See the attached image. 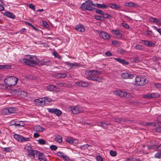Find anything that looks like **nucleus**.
Masks as SVG:
<instances>
[{
  "mask_svg": "<svg viewBox=\"0 0 161 161\" xmlns=\"http://www.w3.org/2000/svg\"><path fill=\"white\" fill-rule=\"evenodd\" d=\"M37 58L34 55H25L24 58H21L19 59V61L22 64L31 67H33L37 64Z\"/></svg>",
  "mask_w": 161,
  "mask_h": 161,
  "instance_id": "obj_1",
  "label": "nucleus"
},
{
  "mask_svg": "<svg viewBox=\"0 0 161 161\" xmlns=\"http://www.w3.org/2000/svg\"><path fill=\"white\" fill-rule=\"evenodd\" d=\"M95 4L93 3L92 1L88 0L82 3L80 7L84 10H88L91 11L94 8L93 7H95Z\"/></svg>",
  "mask_w": 161,
  "mask_h": 161,
  "instance_id": "obj_2",
  "label": "nucleus"
},
{
  "mask_svg": "<svg viewBox=\"0 0 161 161\" xmlns=\"http://www.w3.org/2000/svg\"><path fill=\"white\" fill-rule=\"evenodd\" d=\"M135 81L136 85L143 86L148 82V80L145 76L138 75L136 77Z\"/></svg>",
  "mask_w": 161,
  "mask_h": 161,
  "instance_id": "obj_3",
  "label": "nucleus"
},
{
  "mask_svg": "<svg viewBox=\"0 0 161 161\" xmlns=\"http://www.w3.org/2000/svg\"><path fill=\"white\" fill-rule=\"evenodd\" d=\"M18 79L14 76H8L4 79V82L7 86H14L17 82Z\"/></svg>",
  "mask_w": 161,
  "mask_h": 161,
  "instance_id": "obj_4",
  "label": "nucleus"
},
{
  "mask_svg": "<svg viewBox=\"0 0 161 161\" xmlns=\"http://www.w3.org/2000/svg\"><path fill=\"white\" fill-rule=\"evenodd\" d=\"M70 108L71 112L75 114L82 112L84 111L83 108L80 106L71 107Z\"/></svg>",
  "mask_w": 161,
  "mask_h": 161,
  "instance_id": "obj_5",
  "label": "nucleus"
},
{
  "mask_svg": "<svg viewBox=\"0 0 161 161\" xmlns=\"http://www.w3.org/2000/svg\"><path fill=\"white\" fill-rule=\"evenodd\" d=\"M121 76L125 79H132L134 77V75L128 71H125L123 72L121 74Z\"/></svg>",
  "mask_w": 161,
  "mask_h": 161,
  "instance_id": "obj_6",
  "label": "nucleus"
},
{
  "mask_svg": "<svg viewBox=\"0 0 161 161\" xmlns=\"http://www.w3.org/2000/svg\"><path fill=\"white\" fill-rule=\"evenodd\" d=\"M99 36L104 40H108L110 38V36L107 32L99 30H97Z\"/></svg>",
  "mask_w": 161,
  "mask_h": 161,
  "instance_id": "obj_7",
  "label": "nucleus"
},
{
  "mask_svg": "<svg viewBox=\"0 0 161 161\" xmlns=\"http://www.w3.org/2000/svg\"><path fill=\"white\" fill-rule=\"evenodd\" d=\"M47 109L49 113L55 114L58 116H60L62 114L61 111L57 108H47Z\"/></svg>",
  "mask_w": 161,
  "mask_h": 161,
  "instance_id": "obj_8",
  "label": "nucleus"
},
{
  "mask_svg": "<svg viewBox=\"0 0 161 161\" xmlns=\"http://www.w3.org/2000/svg\"><path fill=\"white\" fill-rule=\"evenodd\" d=\"M50 60L48 59H44L41 60H39L37 58V62L36 65H48L49 64Z\"/></svg>",
  "mask_w": 161,
  "mask_h": 161,
  "instance_id": "obj_9",
  "label": "nucleus"
},
{
  "mask_svg": "<svg viewBox=\"0 0 161 161\" xmlns=\"http://www.w3.org/2000/svg\"><path fill=\"white\" fill-rule=\"evenodd\" d=\"M75 84L80 87H85L88 86L89 85V83L87 82L81 80L76 82Z\"/></svg>",
  "mask_w": 161,
  "mask_h": 161,
  "instance_id": "obj_10",
  "label": "nucleus"
},
{
  "mask_svg": "<svg viewBox=\"0 0 161 161\" xmlns=\"http://www.w3.org/2000/svg\"><path fill=\"white\" fill-rule=\"evenodd\" d=\"M38 151L36 150H34L32 149H30L28 150V154L29 157L31 158H35V155H37Z\"/></svg>",
  "mask_w": 161,
  "mask_h": 161,
  "instance_id": "obj_11",
  "label": "nucleus"
},
{
  "mask_svg": "<svg viewBox=\"0 0 161 161\" xmlns=\"http://www.w3.org/2000/svg\"><path fill=\"white\" fill-rule=\"evenodd\" d=\"M120 94L119 97H125L127 98H131L133 97V96L132 94L128 93L125 91H123L121 90Z\"/></svg>",
  "mask_w": 161,
  "mask_h": 161,
  "instance_id": "obj_12",
  "label": "nucleus"
},
{
  "mask_svg": "<svg viewBox=\"0 0 161 161\" xmlns=\"http://www.w3.org/2000/svg\"><path fill=\"white\" fill-rule=\"evenodd\" d=\"M65 64L71 69L76 68L78 66H80L81 64L79 63L74 62L73 63H69V62H66Z\"/></svg>",
  "mask_w": 161,
  "mask_h": 161,
  "instance_id": "obj_13",
  "label": "nucleus"
},
{
  "mask_svg": "<svg viewBox=\"0 0 161 161\" xmlns=\"http://www.w3.org/2000/svg\"><path fill=\"white\" fill-rule=\"evenodd\" d=\"M141 41L142 43L148 47H154L155 46V44L151 41L142 40Z\"/></svg>",
  "mask_w": 161,
  "mask_h": 161,
  "instance_id": "obj_14",
  "label": "nucleus"
},
{
  "mask_svg": "<svg viewBox=\"0 0 161 161\" xmlns=\"http://www.w3.org/2000/svg\"><path fill=\"white\" fill-rule=\"evenodd\" d=\"M34 102L36 104L40 106L43 105L45 104V103L46 102L44 100V97L36 99L35 100Z\"/></svg>",
  "mask_w": 161,
  "mask_h": 161,
  "instance_id": "obj_15",
  "label": "nucleus"
},
{
  "mask_svg": "<svg viewBox=\"0 0 161 161\" xmlns=\"http://www.w3.org/2000/svg\"><path fill=\"white\" fill-rule=\"evenodd\" d=\"M160 97V95L157 93H152L145 95V97L146 98H155Z\"/></svg>",
  "mask_w": 161,
  "mask_h": 161,
  "instance_id": "obj_16",
  "label": "nucleus"
},
{
  "mask_svg": "<svg viewBox=\"0 0 161 161\" xmlns=\"http://www.w3.org/2000/svg\"><path fill=\"white\" fill-rule=\"evenodd\" d=\"M65 141L70 144L73 145L77 143L78 142V141L77 139L69 137L66 138Z\"/></svg>",
  "mask_w": 161,
  "mask_h": 161,
  "instance_id": "obj_17",
  "label": "nucleus"
},
{
  "mask_svg": "<svg viewBox=\"0 0 161 161\" xmlns=\"http://www.w3.org/2000/svg\"><path fill=\"white\" fill-rule=\"evenodd\" d=\"M75 29L77 31L83 32L85 30L84 26L81 24L77 25L75 27Z\"/></svg>",
  "mask_w": 161,
  "mask_h": 161,
  "instance_id": "obj_18",
  "label": "nucleus"
},
{
  "mask_svg": "<svg viewBox=\"0 0 161 161\" xmlns=\"http://www.w3.org/2000/svg\"><path fill=\"white\" fill-rule=\"evenodd\" d=\"M110 125V123L107 121L101 122L99 123L98 126L105 129L108 126Z\"/></svg>",
  "mask_w": 161,
  "mask_h": 161,
  "instance_id": "obj_19",
  "label": "nucleus"
},
{
  "mask_svg": "<svg viewBox=\"0 0 161 161\" xmlns=\"http://www.w3.org/2000/svg\"><path fill=\"white\" fill-rule=\"evenodd\" d=\"M37 156H38V159L40 161H47L43 153L39 151L37 153Z\"/></svg>",
  "mask_w": 161,
  "mask_h": 161,
  "instance_id": "obj_20",
  "label": "nucleus"
},
{
  "mask_svg": "<svg viewBox=\"0 0 161 161\" xmlns=\"http://www.w3.org/2000/svg\"><path fill=\"white\" fill-rule=\"evenodd\" d=\"M114 59L123 65H127L129 64L128 62L125 61L124 59L120 58H114Z\"/></svg>",
  "mask_w": 161,
  "mask_h": 161,
  "instance_id": "obj_21",
  "label": "nucleus"
},
{
  "mask_svg": "<svg viewBox=\"0 0 161 161\" xmlns=\"http://www.w3.org/2000/svg\"><path fill=\"white\" fill-rule=\"evenodd\" d=\"M15 127H20L24 126L25 125V124L23 121H16L15 123L13 124Z\"/></svg>",
  "mask_w": 161,
  "mask_h": 161,
  "instance_id": "obj_22",
  "label": "nucleus"
},
{
  "mask_svg": "<svg viewBox=\"0 0 161 161\" xmlns=\"http://www.w3.org/2000/svg\"><path fill=\"white\" fill-rule=\"evenodd\" d=\"M124 5L126 6H127L129 7H136L137 6V5L136 4L132 2L128 3H125L124 4Z\"/></svg>",
  "mask_w": 161,
  "mask_h": 161,
  "instance_id": "obj_23",
  "label": "nucleus"
},
{
  "mask_svg": "<svg viewBox=\"0 0 161 161\" xmlns=\"http://www.w3.org/2000/svg\"><path fill=\"white\" fill-rule=\"evenodd\" d=\"M4 15L8 18L14 19L15 17V15L12 13L6 11L5 12Z\"/></svg>",
  "mask_w": 161,
  "mask_h": 161,
  "instance_id": "obj_24",
  "label": "nucleus"
},
{
  "mask_svg": "<svg viewBox=\"0 0 161 161\" xmlns=\"http://www.w3.org/2000/svg\"><path fill=\"white\" fill-rule=\"evenodd\" d=\"M67 76L66 73H58L56 75V77L57 78H65Z\"/></svg>",
  "mask_w": 161,
  "mask_h": 161,
  "instance_id": "obj_25",
  "label": "nucleus"
},
{
  "mask_svg": "<svg viewBox=\"0 0 161 161\" xmlns=\"http://www.w3.org/2000/svg\"><path fill=\"white\" fill-rule=\"evenodd\" d=\"M109 7L112 9H119L121 8V6L119 5L114 4L110 3L109 4Z\"/></svg>",
  "mask_w": 161,
  "mask_h": 161,
  "instance_id": "obj_26",
  "label": "nucleus"
},
{
  "mask_svg": "<svg viewBox=\"0 0 161 161\" xmlns=\"http://www.w3.org/2000/svg\"><path fill=\"white\" fill-rule=\"evenodd\" d=\"M8 109L9 114L15 113L17 111V108L15 107H10Z\"/></svg>",
  "mask_w": 161,
  "mask_h": 161,
  "instance_id": "obj_27",
  "label": "nucleus"
},
{
  "mask_svg": "<svg viewBox=\"0 0 161 161\" xmlns=\"http://www.w3.org/2000/svg\"><path fill=\"white\" fill-rule=\"evenodd\" d=\"M55 141L58 143H61L62 142V137L60 135L57 136L54 138Z\"/></svg>",
  "mask_w": 161,
  "mask_h": 161,
  "instance_id": "obj_28",
  "label": "nucleus"
},
{
  "mask_svg": "<svg viewBox=\"0 0 161 161\" xmlns=\"http://www.w3.org/2000/svg\"><path fill=\"white\" fill-rule=\"evenodd\" d=\"M58 85L60 87H69L71 86V85L70 84L63 82L59 83Z\"/></svg>",
  "mask_w": 161,
  "mask_h": 161,
  "instance_id": "obj_29",
  "label": "nucleus"
},
{
  "mask_svg": "<svg viewBox=\"0 0 161 161\" xmlns=\"http://www.w3.org/2000/svg\"><path fill=\"white\" fill-rule=\"evenodd\" d=\"M14 137L15 139L19 142H21L22 136L17 134H15L14 136Z\"/></svg>",
  "mask_w": 161,
  "mask_h": 161,
  "instance_id": "obj_30",
  "label": "nucleus"
},
{
  "mask_svg": "<svg viewBox=\"0 0 161 161\" xmlns=\"http://www.w3.org/2000/svg\"><path fill=\"white\" fill-rule=\"evenodd\" d=\"M89 147V145L86 144L81 146H80L78 147V148L82 150H85L88 149Z\"/></svg>",
  "mask_w": 161,
  "mask_h": 161,
  "instance_id": "obj_31",
  "label": "nucleus"
},
{
  "mask_svg": "<svg viewBox=\"0 0 161 161\" xmlns=\"http://www.w3.org/2000/svg\"><path fill=\"white\" fill-rule=\"evenodd\" d=\"M36 130L37 131L39 132H43L44 129L42 127L39 125H38L36 126Z\"/></svg>",
  "mask_w": 161,
  "mask_h": 161,
  "instance_id": "obj_32",
  "label": "nucleus"
},
{
  "mask_svg": "<svg viewBox=\"0 0 161 161\" xmlns=\"http://www.w3.org/2000/svg\"><path fill=\"white\" fill-rule=\"evenodd\" d=\"M55 88L56 86L53 85H49L47 86V89L50 91H54Z\"/></svg>",
  "mask_w": 161,
  "mask_h": 161,
  "instance_id": "obj_33",
  "label": "nucleus"
},
{
  "mask_svg": "<svg viewBox=\"0 0 161 161\" xmlns=\"http://www.w3.org/2000/svg\"><path fill=\"white\" fill-rule=\"evenodd\" d=\"M132 62L136 63H138L140 62L139 57L137 55H134Z\"/></svg>",
  "mask_w": 161,
  "mask_h": 161,
  "instance_id": "obj_34",
  "label": "nucleus"
},
{
  "mask_svg": "<svg viewBox=\"0 0 161 161\" xmlns=\"http://www.w3.org/2000/svg\"><path fill=\"white\" fill-rule=\"evenodd\" d=\"M2 114L3 115L9 114L8 108H4L2 109Z\"/></svg>",
  "mask_w": 161,
  "mask_h": 161,
  "instance_id": "obj_35",
  "label": "nucleus"
},
{
  "mask_svg": "<svg viewBox=\"0 0 161 161\" xmlns=\"http://www.w3.org/2000/svg\"><path fill=\"white\" fill-rule=\"evenodd\" d=\"M111 17L112 16L111 15L108 14L106 13H103L102 15V18L110 19Z\"/></svg>",
  "mask_w": 161,
  "mask_h": 161,
  "instance_id": "obj_36",
  "label": "nucleus"
},
{
  "mask_svg": "<svg viewBox=\"0 0 161 161\" xmlns=\"http://www.w3.org/2000/svg\"><path fill=\"white\" fill-rule=\"evenodd\" d=\"M37 141L39 144L44 145L46 144V142L43 139H40L37 140Z\"/></svg>",
  "mask_w": 161,
  "mask_h": 161,
  "instance_id": "obj_37",
  "label": "nucleus"
},
{
  "mask_svg": "<svg viewBox=\"0 0 161 161\" xmlns=\"http://www.w3.org/2000/svg\"><path fill=\"white\" fill-rule=\"evenodd\" d=\"M117 52L119 54H122L126 53V51L122 48H119L117 50Z\"/></svg>",
  "mask_w": 161,
  "mask_h": 161,
  "instance_id": "obj_38",
  "label": "nucleus"
},
{
  "mask_svg": "<svg viewBox=\"0 0 161 161\" xmlns=\"http://www.w3.org/2000/svg\"><path fill=\"white\" fill-rule=\"evenodd\" d=\"M149 21L150 22H155L156 23H158V21L157 20V18L153 17H151L149 19Z\"/></svg>",
  "mask_w": 161,
  "mask_h": 161,
  "instance_id": "obj_39",
  "label": "nucleus"
},
{
  "mask_svg": "<svg viewBox=\"0 0 161 161\" xmlns=\"http://www.w3.org/2000/svg\"><path fill=\"white\" fill-rule=\"evenodd\" d=\"M61 158H62L65 161H69L70 160L69 158L65 154H64Z\"/></svg>",
  "mask_w": 161,
  "mask_h": 161,
  "instance_id": "obj_40",
  "label": "nucleus"
},
{
  "mask_svg": "<svg viewBox=\"0 0 161 161\" xmlns=\"http://www.w3.org/2000/svg\"><path fill=\"white\" fill-rule=\"evenodd\" d=\"M96 77L94 76H88L86 77L87 79L92 80L93 81H95V80H97L96 79Z\"/></svg>",
  "mask_w": 161,
  "mask_h": 161,
  "instance_id": "obj_41",
  "label": "nucleus"
},
{
  "mask_svg": "<svg viewBox=\"0 0 161 161\" xmlns=\"http://www.w3.org/2000/svg\"><path fill=\"white\" fill-rule=\"evenodd\" d=\"M96 6L97 7L101 8H107V6L104 4H99L97 3L96 4Z\"/></svg>",
  "mask_w": 161,
  "mask_h": 161,
  "instance_id": "obj_42",
  "label": "nucleus"
},
{
  "mask_svg": "<svg viewBox=\"0 0 161 161\" xmlns=\"http://www.w3.org/2000/svg\"><path fill=\"white\" fill-rule=\"evenodd\" d=\"M21 142H25L28 141L30 140V137H25L22 136L21 137Z\"/></svg>",
  "mask_w": 161,
  "mask_h": 161,
  "instance_id": "obj_43",
  "label": "nucleus"
},
{
  "mask_svg": "<svg viewBox=\"0 0 161 161\" xmlns=\"http://www.w3.org/2000/svg\"><path fill=\"white\" fill-rule=\"evenodd\" d=\"M4 5L5 4L2 1H1L0 4V11H3L4 10Z\"/></svg>",
  "mask_w": 161,
  "mask_h": 161,
  "instance_id": "obj_44",
  "label": "nucleus"
},
{
  "mask_svg": "<svg viewBox=\"0 0 161 161\" xmlns=\"http://www.w3.org/2000/svg\"><path fill=\"white\" fill-rule=\"evenodd\" d=\"M53 54L55 57L57 58L58 59H60L61 58V56H60L56 52H53Z\"/></svg>",
  "mask_w": 161,
  "mask_h": 161,
  "instance_id": "obj_45",
  "label": "nucleus"
},
{
  "mask_svg": "<svg viewBox=\"0 0 161 161\" xmlns=\"http://www.w3.org/2000/svg\"><path fill=\"white\" fill-rule=\"evenodd\" d=\"M44 100L46 102L45 103V104H48L49 103L52 101V99L50 98H47V97H44Z\"/></svg>",
  "mask_w": 161,
  "mask_h": 161,
  "instance_id": "obj_46",
  "label": "nucleus"
},
{
  "mask_svg": "<svg viewBox=\"0 0 161 161\" xmlns=\"http://www.w3.org/2000/svg\"><path fill=\"white\" fill-rule=\"evenodd\" d=\"M126 161H139V160L133 158H130L126 159Z\"/></svg>",
  "mask_w": 161,
  "mask_h": 161,
  "instance_id": "obj_47",
  "label": "nucleus"
},
{
  "mask_svg": "<svg viewBox=\"0 0 161 161\" xmlns=\"http://www.w3.org/2000/svg\"><path fill=\"white\" fill-rule=\"evenodd\" d=\"M110 154L111 156L114 157L117 155L116 151L114 150H111L110 151Z\"/></svg>",
  "mask_w": 161,
  "mask_h": 161,
  "instance_id": "obj_48",
  "label": "nucleus"
},
{
  "mask_svg": "<svg viewBox=\"0 0 161 161\" xmlns=\"http://www.w3.org/2000/svg\"><path fill=\"white\" fill-rule=\"evenodd\" d=\"M154 156L156 158H161V152L156 153L155 154Z\"/></svg>",
  "mask_w": 161,
  "mask_h": 161,
  "instance_id": "obj_49",
  "label": "nucleus"
},
{
  "mask_svg": "<svg viewBox=\"0 0 161 161\" xmlns=\"http://www.w3.org/2000/svg\"><path fill=\"white\" fill-rule=\"evenodd\" d=\"M135 48L136 49L142 50V45L137 44L135 47Z\"/></svg>",
  "mask_w": 161,
  "mask_h": 161,
  "instance_id": "obj_50",
  "label": "nucleus"
},
{
  "mask_svg": "<svg viewBox=\"0 0 161 161\" xmlns=\"http://www.w3.org/2000/svg\"><path fill=\"white\" fill-rule=\"evenodd\" d=\"M57 146L55 145H52L50 147V148L52 150L55 151L57 149Z\"/></svg>",
  "mask_w": 161,
  "mask_h": 161,
  "instance_id": "obj_51",
  "label": "nucleus"
},
{
  "mask_svg": "<svg viewBox=\"0 0 161 161\" xmlns=\"http://www.w3.org/2000/svg\"><path fill=\"white\" fill-rule=\"evenodd\" d=\"M111 32L113 34L116 35V36L120 33L119 30H114L111 31Z\"/></svg>",
  "mask_w": 161,
  "mask_h": 161,
  "instance_id": "obj_52",
  "label": "nucleus"
},
{
  "mask_svg": "<svg viewBox=\"0 0 161 161\" xmlns=\"http://www.w3.org/2000/svg\"><path fill=\"white\" fill-rule=\"evenodd\" d=\"M42 25L43 26L46 27L48 28L49 27V25H48L47 22L44 20L42 21Z\"/></svg>",
  "mask_w": 161,
  "mask_h": 161,
  "instance_id": "obj_53",
  "label": "nucleus"
},
{
  "mask_svg": "<svg viewBox=\"0 0 161 161\" xmlns=\"http://www.w3.org/2000/svg\"><path fill=\"white\" fill-rule=\"evenodd\" d=\"M96 159L97 161H103V158L100 155L97 156L96 157Z\"/></svg>",
  "mask_w": 161,
  "mask_h": 161,
  "instance_id": "obj_54",
  "label": "nucleus"
},
{
  "mask_svg": "<svg viewBox=\"0 0 161 161\" xmlns=\"http://www.w3.org/2000/svg\"><path fill=\"white\" fill-rule=\"evenodd\" d=\"M121 25L122 26L124 27L126 29H128L130 27L129 25L126 23H122Z\"/></svg>",
  "mask_w": 161,
  "mask_h": 161,
  "instance_id": "obj_55",
  "label": "nucleus"
},
{
  "mask_svg": "<svg viewBox=\"0 0 161 161\" xmlns=\"http://www.w3.org/2000/svg\"><path fill=\"white\" fill-rule=\"evenodd\" d=\"M121 90H117L114 91V93L115 95L119 96L120 94Z\"/></svg>",
  "mask_w": 161,
  "mask_h": 161,
  "instance_id": "obj_56",
  "label": "nucleus"
},
{
  "mask_svg": "<svg viewBox=\"0 0 161 161\" xmlns=\"http://www.w3.org/2000/svg\"><path fill=\"white\" fill-rule=\"evenodd\" d=\"M28 6L29 7V8H31L32 10H33L34 11L35 10V6L34 5H33L32 4L30 3L28 5Z\"/></svg>",
  "mask_w": 161,
  "mask_h": 161,
  "instance_id": "obj_57",
  "label": "nucleus"
},
{
  "mask_svg": "<svg viewBox=\"0 0 161 161\" xmlns=\"http://www.w3.org/2000/svg\"><path fill=\"white\" fill-rule=\"evenodd\" d=\"M90 71H91V75H96V73L97 72V70H90Z\"/></svg>",
  "mask_w": 161,
  "mask_h": 161,
  "instance_id": "obj_58",
  "label": "nucleus"
},
{
  "mask_svg": "<svg viewBox=\"0 0 161 161\" xmlns=\"http://www.w3.org/2000/svg\"><path fill=\"white\" fill-rule=\"evenodd\" d=\"M105 55L108 57H110L112 55V53L109 51H107L105 53Z\"/></svg>",
  "mask_w": 161,
  "mask_h": 161,
  "instance_id": "obj_59",
  "label": "nucleus"
},
{
  "mask_svg": "<svg viewBox=\"0 0 161 161\" xmlns=\"http://www.w3.org/2000/svg\"><path fill=\"white\" fill-rule=\"evenodd\" d=\"M96 12L97 14H101L102 15L104 13L103 11H102V10L99 9H97L96 11Z\"/></svg>",
  "mask_w": 161,
  "mask_h": 161,
  "instance_id": "obj_60",
  "label": "nucleus"
},
{
  "mask_svg": "<svg viewBox=\"0 0 161 161\" xmlns=\"http://www.w3.org/2000/svg\"><path fill=\"white\" fill-rule=\"evenodd\" d=\"M94 18L95 19L97 20H101L102 18V16H100L96 15H95Z\"/></svg>",
  "mask_w": 161,
  "mask_h": 161,
  "instance_id": "obj_61",
  "label": "nucleus"
},
{
  "mask_svg": "<svg viewBox=\"0 0 161 161\" xmlns=\"http://www.w3.org/2000/svg\"><path fill=\"white\" fill-rule=\"evenodd\" d=\"M155 131L157 132L161 133V126L157 127L155 129Z\"/></svg>",
  "mask_w": 161,
  "mask_h": 161,
  "instance_id": "obj_62",
  "label": "nucleus"
},
{
  "mask_svg": "<svg viewBox=\"0 0 161 161\" xmlns=\"http://www.w3.org/2000/svg\"><path fill=\"white\" fill-rule=\"evenodd\" d=\"M4 69H10L11 68V66L10 65H3Z\"/></svg>",
  "mask_w": 161,
  "mask_h": 161,
  "instance_id": "obj_63",
  "label": "nucleus"
},
{
  "mask_svg": "<svg viewBox=\"0 0 161 161\" xmlns=\"http://www.w3.org/2000/svg\"><path fill=\"white\" fill-rule=\"evenodd\" d=\"M64 153H63L62 152L59 151L57 152V155L58 156L61 158L62 156L64 155Z\"/></svg>",
  "mask_w": 161,
  "mask_h": 161,
  "instance_id": "obj_64",
  "label": "nucleus"
}]
</instances>
